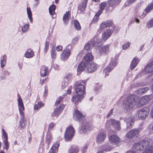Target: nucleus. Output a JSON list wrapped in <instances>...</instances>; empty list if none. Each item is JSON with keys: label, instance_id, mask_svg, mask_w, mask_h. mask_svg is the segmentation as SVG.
Here are the masks:
<instances>
[{"label": "nucleus", "instance_id": "22", "mask_svg": "<svg viewBox=\"0 0 153 153\" xmlns=\"http://www.w3.org/2000/svg\"><path fill=\"white\" fill-rule=\"evenodd\" d=\"M142 141H140L138 143H135L133 145V147L137 151H141L143 150Z\"/></svg>", "mask_w": 153, "mask_h": 153}, {"label": "nucleus", "instance_id": "52", "mask_svg": "<svg viewBox=\"0 0 153 153\" xmlns=\"http://www.w3.org/2000/svg\"><path fill=\"white\" fill-rule=\"evenodd\" d=\"M22 109H19V111L20 114L21 115V119L22 120H23L25 119V115L24 112L22 111Z\"/></svg>", "mask_w": 153, "mask_h": 153}, {"label": "nucleus", "instance_id": "18", "mask_svg": "<svg viewBox=\"0 0 153 153\" xmlns=\"http://www.w3.org/2000/svg\"><path fill=\"white\" fill-rule=\"evenodd\" d=\"M139 131V130L137 129H132L127 133L126 137L128 138H133L138 134Z\"/></svg>", "mask_w": 153, "mask_h": 153}, {"label": "nucleus", "instance_id": "61", "mask_svg": "<svg viewBox=\"0 0 153 153\" xmlns=\"http://www.w3.org/2000/svg\"><path fill=\"white\" fill-rule=\"evenodd\" d=\"M55 124L53 123H51L49 125L48 129H51L55 126Z\"/></svg>", "mask_w": 153, "mask_h": 153}, {"label": "nucleus", "instance_id": "27", "mask_svg": "<svg viewBox=\"0 0 153 153\" xmlns=\"http://www.w3.org/2000/svg\"><path fill=\"white\" fill-rule=\"evenodd\" d=\"M98 42H99V40L96 42V43H95H95L93 42L92 43L91 42L89 41L87 43L84 47V48L87 51H89L91 50L92 48L94 47V45H95V43H97Z\"/></svg>", "mask_w": 153, "mask_h": 153}, {"label": "nucleus", "instance_id": "64", "mask_svg": "<svg viewBox=\"0 0 153 153\" xmlns=\"http://www.w3.org/2000/svg\"><path fill=\"white\" fill-rule=\"evenodd\" d=\"M35 2V3L33 5L34 7H36L38 6L39 4V0H34Z\"/></svg>", "mask_w": 153, "mask_h": 153}, {"label": "nucleus", "instance_id": "5", "mask_svg": "<svg viewBox=\"0 0 153 153\" xmlns=\"http://www.w3.org/2000/svg\"><path fill=\"white\" fill-rule=\"evenodd\" d=\"M121 1V0H108V3L109 7H106L105 10L108 11H112L119 4Z\"/></svg>", "mask_w": 153, "mask_h": 153}, {"label": "nucleus", "instance_id": "47", "mask_svg": "<svg viewBox=\"0 0 153 153\" xmlns=\"http://www.w3.org/2000/svg\"><path fill=\"white\" fill-rule=\"evenodd\" d=\"M153 26V18L149 21L147 23V26L148 28H150Z\"/></svg>", "mask_w": 153, "mask_h": 153}, {"label": "nucleus", "instance_id": "34", "mask_svg": "<svg viewBox=\"0 0 153 153\" xmlns=\"http://www.w3.org/2000/svg\"><path fill=\"white\" fill-rule=\"evenodd\" d=\"M7 56L6 55L3 56L2 58H1V68H3L6 64Z\"/></svg>", "mask_w": 153, "mask_h": 153}, {"label": "nucleus", "instance_id": "38", "mask_svg": "<svg viewBox=\"0 0 153 153\" xmlns=\"http://www.w3.org/2000/svg\"><path fill=\"white\" fill-rule=\"evenodd\" d=\"M27 11L28 18L30 22L32 23L33 20L32 17V13L30 8L27 7Z\"/></svg>", "mask_w": 153, "mask_h": 153}, {"label": "nucleus", "instance_id": "58", "mask_svg": "<svg viewBox=\"0 0 153 153\" xmlns=\"http://www.w3.org/2000/svg\"><path fill=\"white\" fill-rule=\"evenodd\" d=\"M78 40L79 39L77 37L74 38L72 40V44H75L77 43Z\"/></svg>", "mask_w": 153, "mask_h": 153}, {"label": "nucleus", "instance_id": "45", "mask_svg": "<svg viewBox=\"0 0 153 153\" xmlns=\"http://www.w3.org/2000/svg\"><path fill=\"white\" fill-rule=\"evenodd\" d=\"M72 48V46L71 44H69L67 45L63 51L71 54V50Z\"/></svg>", "mask_w": 153, "mask_h": 153}, {"label": "nucleus", "instance_id": "28", "mask_svg": "<svg viewBox=\"0 0 153 153\" xmlns=\"http://www.w3.org/2000/svg\"><path fill=\"white\" fill-rule=\"evenodd\" d=\"M112 22L109 20H108L106 22L102 23L100 25V28L102 29L107 27H109L112 25Z\"/></svg>", "mask_w": 153, "mask_h": 153}, {"label": "nucleus", "instance_id": "6", "mask_svg": "<svg viewBox=\"0 0 153 153\" xmlns=\"http://www.w3.org/2000/svg\"><path fill=\"white\" fill-rule=\"evenodd\" d=\"M74 134V130L72 126H69L67 129L64 135L65 140L68 141L71 140Z\"/></svg>", "mask_w": 153, "mask_h": 153}, {"label": "nucleus", "instance_id": "16", "mask_svg": "<svg viewBox=\"0 0 153 153\" xmlns=\"http://www.w3.org/2000/svg\"><path fill=\"white\" fill-rule=\"evenodd\" d=\"M93 59V56L90 53L87 54L82 60V62H85V64L88 65Z\"/></svg>", "mask_w": 153, "mask_h": 153}, {"label": "nucleus", "instance_id": "21", "mask_svg": "<svg viewBox=\"0 0 153 153\" xmlns=\"http://www.w3.org/2000/svg\"><path fill=\"white\" fill-rule=\"evenodd\" d=\"M109 45H107L102 47L100 49L99 53L100 55H102L108 54L109 51Z\"/></svg>", "mask_w": 153, "mask_h": 153}, {"label": "nucleus", "instance_id": "33", "mask_svg": "<svg viewBox=\"0 0 153 153\" xmlns=\"http://www.w3.org/2000/svg\"><path fill=\"white\" fill-rule=\"evenodd\" d=\"M17 101L18 102L19 109H22V110H24L25 108L23 103L22 99L21 97H20L18 98Z\"/></svg>", "mask_w": 153, "mask_h": 153}, {"label": "nucleus", "instance_id": "10", "mask_svg": "<svg viewBox=\"0 0 153 153\" xmlns=\"http://www.w3.org/2000/svg\"><path fill=\"white\" fill-rule=\"evenodd\" d=\"M120 119L126 122V128L127 129H130L132 127L134 121V119L132 117H126L125 118L121 117Z\"/></svg>", "mask_w": 153, "mask_h": 153}, {"label": "nucleus", "instance_id": "46", "mask_svg": "<svg viewBox=\"0 0 153 153\" xmlns=\"http://www.w3.org/2000/svg\"><path fill=\"white\" fill-rule=\"evenodd\" d=\"M149 90V88L148 87H145L144 88H142L139 89V92L141 94H143Z\"/></svg>", "mask_w": 153, "mask_h": 153}, {"label": "nucleus", "instance_id": "14", "mask_svg": "<svg viewBox=\"0 0 153 153\" xmlns=\"http://www.w3.org/2000/svg\"><path fill=\"white\" fill-rule=\"evenodd\" d=\"M98 67V65L94 62L91 63L86 65L87 71L89 73H91L94 72Z\"/></svg>", "mask_w": 153, "mask_h": 153}, {"label": "nucleus", "instance_id": "32", "mask_svg": "<svg viewBox=\"0 0 153 153\" xmlns=\"http://www.w3.org/2000/svg\"><path fill=\"white\" fill-rule=\"evenodd\" d=\"M70 54L69 53L63 51L61 55V59L62 60L65 61L69 58Z\"/></svg>", "mask_w": 153, "mask_h": 153}, {"label": "nucleus", "instance_id": "53", "mask_svg": "<svg viewBox=\"0 0 153 153\" xmlns=\"http://www.w3.org/2000/svg\"><path fill=\"white\" fill-rule=\"evenodd\" d=\"M68 83L67 82L63 81L62 83L61 87L62 89L65 88L68 85Z\"/></svg>", "mask_w": 153, "mask_h": 153}, {"label": "nucleus", "instance_id": "41", "mask_svg": "<svg viewBox=\"0 0 153 153\" xmlns=\"http://www.w3.org/2000/svg\"><path fill=\"white\" fill-rule=\"evenodd\" d=\"M44 106L43 103L41 102H39L37 104H36L34 106V109L36 110H38L40 109L42 107Z\"/></svg>", "mask_w": 153, "mask_h": 153}, {"label": "nucleus", "instance_id": "62", "mask_svg": "<svg viewBox=\"0 0 153 153\" xmlns=\"http://www.w3.org/2000/svg\"><path fill=\"white\" fill-rule=\"evenodd\" d=\"M114 108H112L109 112L108 114L106 116V117L107 118H108L111 116V115L112 114L113 110H114Z\"/></svg>", "mask_w": 153, "mask_h": 153}, {"label": "nucleus", "instance_id": "17", "mask_svg": "<svg viewBox=\"0 0 153 153\" xmlns=\"http://www.w3.org/2000/svg\"><path fill=\"white\" fill-rule=\"evenodd\" d=\"M143 143V150L148 149L151 145L153 146V141L150 139H149L147 140H142Z\"/></svg>", "mask_w": 153, "mask_h": 153}, {"label": "nucleus", "instance_id": "1", "mask_svg": "<svg viewBox=\"0 0 153 153\" xmlns=\"http://www.w3.org/2000/svg\"><path fill=\"white\" fill-rule=\"evenodd\" d=\"M149 97L147 96H144L141 98L138 102V98L134 95H131L128 97L127 100L125 101L124 105L126 108L128 110L133 107L137 103L138 106L140 107L146 104L149 101Z\"/></svg>", "mask_w": 153, "mask_h": 153}, {"label": "nucleus", "instance_id": "39", "mask_svg": "<svg viewBox=\"0 0 153 153\" xmlns=\"http://www.w3.org/2000/svg\"><path fill=\"white\" fill-rule=\"evenodd\" d=\"M25 57L27 58L33 57L34 55V52L31 50H29L25 53Z\"/></svg>", "mask_w": 153, "mask_h": 153}, {"label": "nucleus", "instance_id": "7", "mask_svg": "<svg viewBox=\"0 0 153 153\" xmlns=\"http://www.w3.org/2000/svg\"><path fill=\"white\" fill-rule=\"evenodd\" d=\"M117 63V60L115 59L112 60L108 66L104 69L103 71L105 76H108L109 75V73L114 68L116 65Z\"/></svg>", "mask_w": 153, "mask_h": 153}, {"label": "nucleus", "instance_id": "55", "mask_svg": "<svg viewBox=\"0 0 153 153\" xmlns=\"http://www.w3.org/2000/svg\"><path fill=\"white\" fill-rule=\"evenodd\" d=\"M25 120H22L21 119H20V126L22 127V128H23L25 126Z\"/></svg>", "mask_w": 153, "mask_h": 153}, {"label": "nucleus", "instance_id": "30", "mask_svg": "<svg viewBox=\"0 0 153 153\" xmlns=\"http://www.w3.org/2000/svg\"><path fill=\"white\" fill-rule=\"evenodd\" d=\"M59 146V143L54 144L50 149L49 152L48 153H55L58 151V147Z\"/></svg>", "mask_w": 153, "mask_h": 153}, {"label": "nucleus", "instance_id": "51", "mask_svg": "<svg viewBox=\"0 0 153 153\" xmlns=\"http://www.w3.org/2000/svg\"><path fill=\"white\" fill-rule=\"evenodd\" d=\"M65 78L66 79L67 81L70 80L72 79V74L70 73L67 74L65 76Z\"/></svg>", "mask_w": 153, "mask_h": 153}, {"label": "nucleus", "instance_id": "42", "mask_svg": "<svg viewBox=\"0 0 153 153\" xmlns=\"http://www.w3.org/2000/svg\"><path fill=\"white\" fill-rule=\"evenodd\" d=\"M153 9V0L152 2L145 9V11L147 13L149 12L150 11Z\"/></svg>", "mask_w": 153, "mask_h": 153}, {"label": "nucleus", "instance_id": "13", "mask_svg": "<svg viewBox=\"0 0 153 153\" xmlns=\"http://www.w3.org/2000/svg\"><path fill=\"white\" fill-rule=\"evenodd\" d=\"M106 137V134L103 131H100L96 136L97 142L98 144L103 143Z\"/></svg>", "mask_w": 153, "mask_h": 153}, {"label": "nucleus", "instance_id": "26", "mask_svg": "<svg viewBox=\"0 0 153 153\" xmlns=\"http://www.w3.org/2000/svg\"><path fill=\"white\" fill-rule=\"evenodd\" d=\"M99 40V42H98L97 43H95V45H94V47L98 46H99V44L102 41L101 39L98 35L95 36L93 38H92L90 42H91V43L93 42L96 43V42Z\"/></svg>", "mask_w": 153, "mask_h": 153}, {"label": "nucleus", "instance_id": "23", "mask_svg": "<svg viewBox=\"0 0 153 153\" xmlns=\"http://www.w3.org/2000/svg\"><path fill=\"white\" fill-rule=\"evenodd\" d=\"M49 72L48 68L45 65H42L41 68L40 74L42 77L45 76Z\"/></svg>", "mask_w": 153, "mask_h": 153}, {"label": "nucleus", "instance_id": "37", "mask_svg": "<svg viewBox=\"0 0 153 153\" xmlns=\"http://www.w3.org/2000/svg\"><path fill=\"white\" fill-rule=\"evenodd\" d=\"M79 149L77 147L72 146L68 150V153H77Z\"/></svg>", "mask_w": 153, "mask_h": 153}, {"label": "nucleus", "instance_id": "49", "mask_svg": "<svg viewBox=\"0 0 153 153\" xmlns=\"http://www.w3.org/2000/svg\"><path fill=\"white\" fill-rule=\"evenodd\" d=\"M51 137L50 135L47 134L46 136L45 143L49 145L51 139Z\"/></svg>", "mask_w": 153, "mask_h": 153}, {"label": "nucleus", "instance_id": "4", "mask_svg": "<svg viewBox=\"0 0 153 153\" xmlns=\"http://www.w3.org/2000/svg\"><path fill=\"white\" fill-rule=\"evenodd\" d=\"M82 123L79 128V131L81 133H85L89 131L91 129V125L90 123L85 120L81 121Z\"/></svg>", "mask_w": 153, "mask_h": 153}, {"label": "nucleus", "instance_id": "36", "mask_svg": "<svg viewBox=\"0 0 153 153\" xmlns=\"http://www.w3.org/2000/svg\"><path fill=\"white\" fill-rule=\"evenodd\" d=\"M51 56L52 58V62L53 63L54 60L55 59L56 53V51L54 48H52L51 51Z\"/></svg>", "mask_w": 153, "mask_h": 153}, {"label": "nucleus", "instance_id": "9", "mask_svg": "<svg viewBox=\"0 0 153 153\" xmlns=\"http://www.w3.org/2000/svg\"><path fill=\"white\" fill-rule=\"evenodd\" d=\"M73 115V119L79 122L82 121V120L84 119V117L82 114L77 110L74 111Z\"/></svg>", "mask_w": 153, "mask_h": 153}, {"label": "nucleus", "instance_id": "63", "mask_svg": "<svg viewBox=\"0 0 153 153\" xmlns=\"http://www.w3.org/2000/svg\"><path fill=\"white\" fill-rule=\"evenodd\" d=\"M88 148V146H84L81 150L82 153H85V152Z\"/></svg>", "mask_w": 153, "mask_h": 153}, {"label": "nucleus", "instance_id": "15", "mask_svg": "<svg viewBox=\"0 0 153 153\" xmlns=\"http://www.w3.org/2000/svg\"><path fill=\"white\" fill-rule=\"evenodd\" d=\"M2 135L4 138V148L7 150L9 148V144L8 142V137L7 135L6 132L5 131L4 129L3 128L2 130Z\"/></svg>", "mask_w": 153, "mask_h": 153}, {"label": "nucleus", "instance_id": "44", "mask_svg": "<svg viewBox=\"0 0 153 153\" xmlns=\"http://www.w3.org/2000/svg\"><path fill=\"white\" fill-rule=\"evenodd\" d=\"M153 153V146L152 145L150 146L149 148L144 150L142 153Z\"/></svg>", "mask_w": 153, "mask_h": 153}, {"label": "nucleus", "instance_id": "25", "mask_svg": "<svg viewBox=\"0 0 153 153\" xmlns=\"http://www.w3.org/2000/svg\"><path fill=\"white\" fill-rule=\"evenodd\" d=\"M87 5L86 4L81 2L78 6L77 12L79 13L84 12L86 7Z\"/></svg>", "mask_w": 153, "mask_h": 153}, {"label": "nucleus", "instance_id": "11", "mask_svg": "<svg viewBox=\"0 0 153 153\" xmlns=\"http://www.w3.org/2000/svg\"><path fill=\"white\" fill-rule=\"evenodd\" d=\"M149 114V110L146 108H143L140 110L138 112V117L142 120H144L146 119Z\"/></svg>", "mask_w": 153, "mask_h": 153}, {"label": "nucleus", "instance_id": "59", "mask_svg": "<svg viewBox=\"0 0 153 153\" xmlns=\"http://www.w3.org/2000/svg\"><path fill=\"white\" fill-rule=\"evenodd\" d=\"M140 85V84L139 83L135 82L131 84V86L132 88H134L138 87Z\"/></svg>", "mask_w": 153, "mask_h": 153}, {"label": "nucleus", "instance_id": "40", "mask_svg": "<svg viewBox=\"0 0 153 153\" xmlns=\"http://www.w3.org/2000/svg\"><path fill=\"white\" fill-rule=\"evenodd\" d=\"M29 25L28 24H26L21 27V30L23 33L27 32L28 30Z\"/></svg>", "mask_w": 153, "mask_h": 153}, {"label": "nucleus", "instance_id": "2", "mask_svg": "<svg viewBox=\"0 0 153 153\" xmlns=\"http://www.w3.org/2000/svg\"><path fill=\"white\" fill-rule=\"evenodd\" d=\"M85 80H80L77 81L74 84V87L76 93L77 95L73 97L72 98V101L75 104L80 101L83 98V95L85 94V89L84 85L86 84Z\"/></svg>", "mask_w": 153, "mask_h": 153}, {"label": "nucleus", "instance_id": "60", "mask_svg": "<svg viewBox=\"0 0 153 153\" xmlns=\"http://www.w3.org/2000/svg\"><path fill=\"white\" fill-rule=\"evenodd\" d=\"M101 85H97L96 86L95 88V90L96 91H99L101 90Z\"/></svg>", "mask_w": 153, "mask_h": 153}, {"label": "nucleus", "instance_id": "50", "mask_svg": "<svg viewBox=\"0 0 153 153\" xmlns=\"http://www.w3.org/2000/svg\"><path fill=\"white\" fill-rule=\"evenodd\" d=\"M64 98L63 96L59 97L55 102V105H57L59 104L60 102Z\"/></svg>", "mask_w": 153, "mask_h": 153}, {"label": "nucleus", "instance_id": "19", "mask_svg": "<svg viewBox=\"0 0 153 153\" xmlns=\"http://www.w3.org/2000/svg\"><path fill=\"white\" fill-rule=\"evenodd\" d=\"M65 105L63 104H61L59 105L58 107L52 113V115L53 116H58L60 113L62 111Z\"/></svg>", "mask_w": 153, "mask_h": 153}, {"label": "nucleus", "instance_id": "8", "mask_svg": "<svg viewBox=\"0 0 153 153\" xmlns=\"http://www.w3.org/2000/svg\"><path fill=\"white\" fill-rule=\"evenodd\" d=\"M107 123L110 124L116 130L119 131L121 129L120 124L119 121L111 119L107 121Z\"/></svg>", "mask_w": 153, "mask_h": 153}, {"label": "nucleus", "instance_id": "29", "mask_svg": "<svg viewBox=\"0 0 153 153\" xmlns=\"http://www.w3.org/2000/svg\"><path fill=\"white\" fill-rule=\"evenodd\" d=\"M71 16L69 11L67 12L64 15L63 20L65 24H67L69 22V18Z\"/></svg>", "mask_w": 153, "mask_h": 153}, {"label": "nucleus", "instance_id": "54", "mask_svg": "<svg viewBox=\"0 0 153 153\" xmlns=\"http://www.w3.org/2000/svg\"><path fill=\"white\" fill-rule=\"evenodd\" d=\"M106 2H102L100 4V8L101 10H104L106 6Z\"/></svg>", "mask_w": 153, "mask_h": 153}, {"label": "nucleus", "instance_id": "57", "mask_svg": "<svg viewBox=\"0 0 153 153\" xmlns=\"http://www.w3.org/2000/svg\"><path fill=\"white\" fill-rule=\"evenodd\" d=\"M136 0H129V2L130 3H129V2H126V4L127 6H130L131 4L133 3L134 2L136 1Z\"/></svg>", "mask_w": 153, "mask_h": 153}, {"label": "nucleus", "instance_id": "35", "mask_svg": "<svg viewBox=\"0 0 153 153\" xmlns=\"http://www.w3.org/2000/svg\"><path fill=\"white\" fill-rule=\"evenodd\" d=\"M56 6L53 4L50 6L49 8V13L50 15H53L55 14V10L56 9Z\"/></svg>", "mask_w": 153, "mask_h": 153}, {"label": "nucleus", "instance_id": "56", "mask_svg": "<svg viewBox=\"0 0 153 153\" xmlns=\"http://www.w3.org/2000/svg\"><path fill=\"white\" fill-rule=\"evenodd\" d=\"M130 43L129 42H127L126 44L124 45L123 46V50H126L129 46Z\"/></svg>", "mask_w": 153, "mask_h": 153}, {"label": "nucleus", "instance_id": "43", "mask_svg": "<svg viewBox=\"0 0 153 153\" xmlns=\"http://www.w3.org/2000/svg\"><path fill=\"white\" fill-rule=\"evenodd\" d=\"M74 25L75 28L76 30H80L81 29L80 25L79 22L77 20L74 21Z\"/></svg>", "mask_w": 153, "mask_h": 153}, {"label": "nucleus", "instance_id": "48", "mask_svg": "<svg viewBox=\"0 0 153 153\" xmlns=\"http://www.w3.org/2000/svg\"><path fill=\"white\" fill-rule=\"evenodd\" d=\"M104 147L103 148L104 150L105 151H109L111 150V148L108 143H106L104 145Z\"/></svg>", "mask_w": 153, "mask_h": 153}, {"label": "nucleus", "instance_id": "20", "mask_svg": "<svg viewBox=\"0 0 153 153\" xmlns=\"http://www.w3.org/2000/svg\"><path fill=\"white\" fill-rule=\"evenodd\" d=\"M87 65L85 64V62L82 61L78 65L77 68V72L78 74H80L86 68Z\"/></svg>", "mask_w": 153, "mask_h": 153}, {"label": "nucleus", "instance_id": "12", "mask_svg": "<svg viewBox=\"0 0 153 153\" xmlns=\"http://www.w3.org/2000/svg\"><path fill=\"white\" fill-rule=\"evenodd\" d=\"M110 143L113 145L117 146L120 142V139L116 135L112 134L111 135L109 138Z\"/></svg>", "mask_w": 153, "mask_h": 153}, {"label": "nucleus", "instance_id": "31", "mask_svg": "<svg viewBox=\"0 0 153 153\" xmlns=\"http://www.w3.org/2000/svg\"><path fill=\"white\" fill-rule=\"evenodd\" d=\"M139 62L138 58L134 57L133 59L130 68L131 69H133L137 65Z\"/></svg>", "mask_w": 153, "mask_h": 153}, {"label": "nucleus", "instance_id": "24", "mask_svg": "<svg viewBox=\"0 0 153 153\" xmlns=\"http://www.w3.org/2000/svg\"><path fill=\"white\" fill-rule=\"evenodd\" d=\"M112 31L110 29H107L105 31L102 35V38L105 41L107 40L110 36Z\"/></svg>", "mask_w": 153, "mask_h": 153}, {"label": "nucleus", "instance_id": "3", "mask_svg": "<svg viewBox=\"0 0 153 153\" xmlns=\"http://www.w3.org/2000/svg\"><path fill=\"white\" fill-rule=\"evenodd\" d=\"M152 72H153V61L149 63L139 74L137 75L136 78H140L147 73H151Z\"/></svg>", "mask_w": 153, "mask_h": 153}]
</instances>
